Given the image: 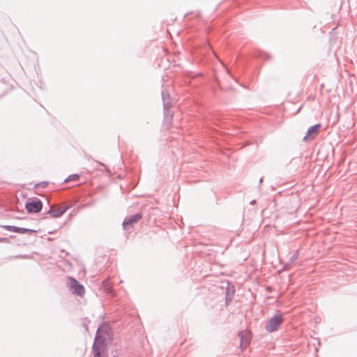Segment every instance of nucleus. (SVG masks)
I'll return each instance as SVG.
<instances>
[{
  "mask_svg": "<svg viewBox=\"0 0 357 357\" xmlns=\"http://www.w3.org/2000/svg\"><path fill=\"white\" fill-rule=\"evenodd\" d=\"M283 321V316L281 314H278L271 317L267 321L266 324V329L269 333L274 332L277 331L279 326Z\"/></svg>",
  "mask_w": 357,
  "mask_h": 357,
  "instance_id": "nucleus-1",
  "label": "nucleus"
},
{
  "mask_svg": "<svg viewBox=\"0 0 357 357\" xmlns=\"http://www.w3.org/2000/svg\"><path fill=\"white\" fill-rule=\"evenodd\" d=\"M105 349V340L101 338L100 332L98 331L97 337L93 344L94 357H101V354L104 352Z\"/></svg>",
  "mask_w": 357,
  "mask_h": 357,
  "instance_id": "nucleus-2",
  "label": "nucleus"
},
{
  "mask_svg": "<svg viewBox=\"0 0 357 357\" xmlns=\"http://www.w3.org/2000/svg\"><path fill=\"white\" fill-rule=\"evenodd\" d=\"M68 284L73 294L80 296L84 294L85 291L84 287L79 284L75 279L70 278L68 279Z\"/></svg>",
  "mask_w": 357,
  "mask_h": 357,
  "instance_id": "nucleus-3",
  "label": "nucleus"
},
{
  "mask_svg": "<svg viewBox=\"0 0 357 357\" xmlns=\"http://www.w3.org/2000/svg\"><path fill=\"white\" fill-rule=\"evenodd\" d=\"M321 124L317 123L314 126L310 127L307 131L305 136L303 137L304 142H309L315 138L319 134L321 128Z\"/></svg>",
  "mask_w": 357,
  "mask_h": 357,
  "instance_id": "nucleus-4",
  "label": "nucleus"
},
{
  "mask_svg": "<svg viewBox=\"0 0 357 357\" xmlns=\"http://www.w3.org/2000/svg\"><path fill=\"white\" fill-rule=\"evenodd\" d=\"M141 218L142 215L140 213H136L126 218L123 223V228L127 229L131 227L134 223L137 222Z\"/></svg>",
  "mask_w": 357,
  "mask_h": 357,
  "instance_id": "nucleus-5",
  "label": "nucleus"
},
{
  "mask_svg": "<svg viewBox=\"0 0 357 357\" xmlns=\"http://www.w3.org/2000/svg\"><path fill=\"white\" fill-rule=\"evenodd\" d=\"M42 202L40 201H33L26 204V208L29 213H38L42 209Z\"/></svg>",
  "mask_w": 357,
  "mask_h": 357,
  "instance_id": "nucleus-6",
  "label": "nucleus"
},
{
  "mask_svg": "<svg viewBox=\"0 0 357 357\" xmlns=\"http://www.w3.org/2000/svg\"><path fill=\"white\" fill-rule=\"evenodd\" d=\"M6 228L9 231L20 233V234H24L26 232L33 233V232L37 231L36 230H33V229L21 228V227H14V226H7V227H6Z\"/></svg>",
  "mask_w": 357,
  "mask_h": 357,
  "instance_id": "nucleus-7",
  "label": "nucleus"
},
{
  "mask_svg": "<svg viewBox=\"0 0 357 357\" xmlns=\"http://www.w3.org/2000/svg\"><path fill=\"white\" fill-rule=\"evenodd\" d=\"M67 210V207L60 206L56 209H51L49 211V213L52 215L53 218H58L62 215Z\"/></svg>",
  "mask_w": 357,
  "mask_h": 357,
  "instance_id": "nucleus-8",
  "label": "nucleus"
},
{
  "mask_svg": "<svg viewBox=\"0 0 357 357\" xmlns=\"http://www.w3.org/2000/svg\"><path fill=\"white\" fill-rule=\"evenodd\" d=\"M104 285H105V289H106L107 291H109L110 290V289H111V285H110V284H109L108 282L105 281V283H104Z\"/></svg>",
  "mask_w": 357,
  "mask_h": 357,
  "instance_id": "nucleus-9",
  "label": "nucleus"
},
{
  "mask_svg": "<svg viewBox=\"0 0 357 357\" xmlns=\"http://www.w3.org/2000/svg\"><path fill=\"white\" fill-rule=\"evenodd\" d=\"M78 178H79V176L77 175V174H75V175L70 176L69 178H68V180L69 181H71V180L76 181Z\"/></svg>",
  "mask_w": 357,
  "mask_h": 357,
  "instance_id": "nucleus-10",
  "label": "nucleus"
},
{
  "mask_svg": "<svg viewBox=\"0 0 357 357\" xmlns=\"http://www.w3.org/2000/svg\"><path fill=\"white\" fill-rule=\"evenodd\" d=\"M96 164H98V165H103L102 164L99 163L98 162H96Z\"/></svg>",
  "mask_w": 357,
  "mask_h": 357,
  "instance_id": "nucleus-11",
  "label": "nucleus"
}]
</instances>
